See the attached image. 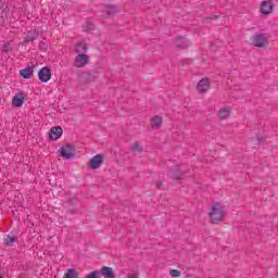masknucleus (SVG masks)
<instances>
[{
	"label": "nucleus",
	"instance_id": "23",
	"mask_svg": "<svg viewBox=\"0 0 278 278\" xmlns=\"http://www.w3.org/2000/svg\"><path fill=\"white\" fill-rule=\"evenodd\" d=\"M131 151L137 152V153H142L143 148H142V146H140V143L136 142V143H134Z\"/></svg>",
	"mask_w": 278,
	"mask_h": 278
},
{
	"label": "nucleus",
	"instance_id": "13",
	"mask_svg": "<svg viewBox=\"0 0 278 278\" xmlns=\"http://www.w3.org/2000/svg\"><path fill=\"white\" fill-rule=\"evenodd\" d=\"M38 36L40 34L36 31V29H30L26 33V37L24 38V45H29V42H34V40H38Z\"/></svg>",
	"mask_w": 278,
	"mask_h": 278
},
{
	"label": "nucleus",
	"instance_id": "2",
	"mask_svg": "<svg viewBox=\"0 0 278 278\" xmlns=\"http://www.w3.org/2000/svg\"><path fill=\"white\" fill-rule=\"evenodd\" d=\"M268 36L266 34H255L251 37V45L253 47H257L258 49H264V47H268L269 45Z\"/></svg>",
	"mask_w": 278,
	"mask_h": 278
},
{
	"label": "nucleus",
	"instance_id": "1",
	"mask_svg": "<svg viewBox=\"0 0 278 278\" xmlns=\"http://www.w3.org/2000/svg\"><path fill=\"white\" fill-rule=\"evenodd\" d=\"M208 216L213 225H218V223H223V218H225V208L220 203H215L208 213Z\"/></svg>",
	"mask_w": 278,
	"mask_h": 278
},
{
	"label": "nucleus",
	"instance_id": "5",
	"mask_svg": "<svg viewBox=\"0 0 278 278\" xmlns=\"http://www.w3.org/2000/svg\"><path fill=\"white\" fill-rule=\"evenodd\" d=\"M51 75H52L51 67L45 66L39 70L37 77L39 81H41V84H47V81L51 80Z\"/></svg>",
	"mask_w": 278,
	"mask_h": 278
},
{
	"label": "nucleus",
	"instance_id": "31",
	"mask_svg": "<svg viewBox=\"0 0 278 278\" xmlns=\"http://www.w3.org/2000/svg\"><path fill=\"white\" fill-rule=\"evenodd\" d=\"M164 186V184L162 181H157L156 182V188L157 190H162V187Z\"/></svg>",
	"mask_w": 278,
	"mask_h": 278
},
{
	"label": "nucleus",
	"instance_id": "32",
	"mask_svg": "<svg viewBox=\"0 0 278 278\" xmlns=\"http://www.w3.org/2000/svg\"><path fill=\"white\" fill-rule=\"evenodd\" d=\"M0 10H3V2H1V0H0ZM2 15H1V12H0V17H1Z\"/></svg>",
	"mask_w": 278,
	"mask_h": 278
},
{
	"label": "nucleus",
	"instance_id": "19",
	"mask_svg": "<svg viewBox=\"0 0 278 278\" xmlns=\"http://www.w3.org/2000/svg\"><path fill=\"white\" fill-rule=\"evenodd\" d=\"M18 238L14 235H8L7 238L3 239L4 247H14V242H16Z\"/></svg>",
	"mask_w": 278,
	"mask_h": 278
},
{
	"label": "nucleus",
	"instance_id": "20",
	"mask_svg": "<svg viewBox=\"0 0 278 278\" xmlns=\"http://www.w3.org/2000/svg\"><path fill=\"white\" fill-rule=\"evenodd\" d=\"M63 278H79V271L75 268H68L66 269Z\"/></svg>",
	"mask_w": 278,
	"mask_h": 278
},
{
	"label": "nucleus",
	"instance_id": "11",
	"mask_svg": "<svg viewBox=\"0 0 278 278\" xmlns=\"http://www.w3.org/2000/svg\"><path fill=\"white\" fill-rule=\"evenodd\" d=\"M35 68H36L35 64L29 65L20 71V76L23 77V79H31V77H34Z\"/></svg>",
	"mask_w": 278,
	"mask_h": 278
},
{
	"label": "nucleus",
	"instance_id": "12",
	"mask_svg": "<svg viewBox=\"0 0 278 278\" xmlns=\"http://www.w3.org/2000/svg\"><path fill=\"white\" fill-rule=\"evenodd\" d=\"M24 103H25V93L23 92H18L12 99V105L14 108H23Z\"/></svg>",
	"mask_w": 278,
	"mask_h": 278
},
{
	"label": "nucleus",
	"instance_id": "14",
	"mask_svg": "<svg viewBox=\"0 0 278 278\" xmlns=\"http://www.w3.org/2000/svg\"><path fill=\"white\" fill-rule=\"evenodd\" d=\"M98 271L100 273V276L102 275L104 278H116V274H114V268L112 267L102 266Z\"/></svg>",
	"mask_w": 278,
	"mask_h": 278
},
{
	"label": "nucleus",
	"instance_id": "27",
	"mask_svg": "<svg viewBox=\"0 0 278 278\" xmlns=\"http://www.w3.org/2000/svg\"><path fill=\"white\" fill-rule=\"evenodd\" d=\"M47 49H49V46L47 45V42L40 41L39 42V50L40 51H47Z\"/></svg>",
	"mask_w": 278,
	"mask_h": 278
},
{
	"label": "nucleus",
	"instance_id": "6",
	"mask_svg": "<svg viewBox=\"0 0 278 278\" xmlns=\"http://www.w3.org/2000/svg\"><path fill=\"white\" fill-rule=\"evenodd\" d=\"M79 77V81L81 84H92V81H94V79H97V75L92 74L90 72H80L78 74Z\"/></svg>",
	"mask_w": 278,
	"mask_h": 278
},
{
	"label": "nucleus",
	"instance_id": "34",
	"mask_svg": "<svg viewBox=\"0 0 278 278\" xmlns=\"http://www.w3.org/2000/svg\"><path fill=\"white\" fill-rule=\"evenodd\" d=\"M87 29H92V24H88Z\"/></svg>",
	"mask_w": 278,
	"mask_h": 278
},
{
	"label": "nucleus",
	"instance_id": "3",
	"mask_svg": "<svg viewBox=\"0 0 278 278\" xmlns=\"http://www.w3.org/2000/svg\"><path fill=\"white\" fill-rule=\"evenodd\" d=\"M61 157L64 160H72L77 155V150L73 143H66L65 146L61 147L59 150Z\"/></svg>",
	"mask_w": 278,
	"mask_h": 278
},
{
	"label": "nucleus",
	"instance_id": "17",
	"mask_svg": "<svg viewBox=\"0 0 278 278\" xmlns=\"http://www.w3.org/2000/svg\"><path fill=\"white\" fill-rule=\"evenodd\" d=\"M75 51L78 54H86L88 52V43L80 41L76 45Z\"/></svg>",
	"mask_w": 278,
	"mask_h": 278
},
{
	"label": "nucleus",
	"instance_id": "24",
	"mask_svg": "<svg viewBox=\"0 0 278 278\" xmlns=\"http://www.w3.org/2000/svg\"><path fill=\"white\" fill-rule=\"evenodd\" d=\"M85 278H101L99 270L90 271Z\"/></svg>",
	"mask_w": 278,
	"mask_h": 278
},
{
	"label": "nucleus",
	"instance_id": "8",
	"mask_svg": "<svg viewBox=\"0 0 278 278\" xmlns=\"http://www.w3.org/2000/svg\"><path fill=\"white\" fill-rule=\"evenodd\" d=\"M273 8H275V4H273V0H264L261 3V14H263V16H268V14L273 12Z\"/></svg>",
	"mask_w": 278,
	"mask_h": 278
},
{
	"label": "nucleus",
	"instance_id": "25",
	"mask_svg": "<svg viewBox=\"0 0 278 278\" xmlns=\"http://www.w3.org/2000/svg\"><path fill=\"white\" fill-rule=\"evenodd\" d=\"M2 53L8 54L9 51H12V46L10 43H5L1 46Z\"/></svg>",
	"mask_w": 278,
	"mask_h": 278
},
{
	"label": "nucleus",
	"instance_id": "15",
	"mask_svg": "<svg viewBox=\"0 0 278 278\" xmlns=\"http://www.w3.org/2000/svg\"><path fill=\"white\" fill-rule=\"evenodd\" d=\"M207 88H210V79L202 78L201 80H199L197 85L198 92H201V93L207 92Z\"/></svg>",
	"mask_w": 278,
	"mask_h": 278
},
{
	"label": "nucleus",
	"instance_id": "10",
	"mask_svg": "<svg viewBox=\"0 0 278 278\" xmlns=\"http://www.w3.org/2000/svg\"><path fill=\"white\" fill-rule=\"evenodd\" d=\"M88 62H90L88 54H78L75 59V66L76 68H84Z\"/></svg>",
	"mask_w": 278,
	"mask_h": 278
},
{
	"label": "nucleus",
	"instance_id": "16",
	"mask_svg": "<svg viewBox=\"0 0 278 278\" xmlns=\"http://www.w3.org/2000/svg\"><path fill=\"white\" fill-rule=\"evenodd\" d=\"M176 47L178 49H188L190 47V41L186 37H178L176 39Z\"/></svg>",
	"mask_w": 278,
	"mask_h": 278
},
{
	"label": "nucleus",
	"instance_id": "36",
	"mask_svg": "<svg viewBox=\"0 0 278 278\" xmlns=\"http://www.w3.org/2000/svg\"><path fill=\"white\" fill-rule=\"evenodd\" d=\"M0 278H3V275H0Z\"/></svg>",
	"mask_w": 278,
	"mask_h": 278
},
{
	"label": "nucleus",
	"instance_id": "28",
	"mask_svg": "<svg viewBox=\"0 0 278 278\" xmlns=\"http://www.w3.org/2000/svg\"><path fill=\"white\" fill-rule=\"evenodd\" d=\"M256 140H257L258 144H264V142H266V137L256 135Z\"/></svg>",
	"mask_w": 278,
	"mask_h": 278
},
{
	"label": "nucleus",
	"instance_id": "7",
	"mask_svg": "<svg viewBox=\"0 0 278 278\" xmlns=\"http://www.w3.org/2000/svg\"><path fill=\"white\" fill-rule=\"evenodd\" d=\"M167 177H169L170 179H174V181H180V179H184V172H181L179 167L175 166L169 168L167 173Z\"/></svg>",
	"mask_w": 278,
	"mask_h": 278
},
{
	"label": "nucleus",
	"instance_id": "22",
	"mask_svg": "<svg viewBox=\"0 0 278 278\" xmlns=\"http://www.w3.org/2000/svg\"><path fill=\"white\" fill-rule=\"evenodd\" d=\"M218 116H219V118H223V119L228 118L229 110L228 109L219 110Z\"/></svg>",
	"mask_w": 278,
	"mask_h": 278
},
{
	"label": "nucleus",
	"instance_id": "18",
	"mask_svg": "<svg viewBox=\"0 0 278 278\" xmlns=\"http://www.w3.org/2000/svg\"><path fill=\"white\" fill-rule=\"evenodd\" d=\"M118 12V9L114 4H106L104 8V14L106 16H114Z\"/></svg>",
	"mask_w": 278,
	"mask_h": 278
},
{
	"label": "nucleus",
	"instance_id": "21",
	"mask_svg": "<svg viewBox=\"0 0 278 278\" xmlns=\"http://www.w3.org/2000/svg\"><path fill=\"white\" fill-rule=\"evenodd\" d=\"M162 116L154 115L151 119L152 127H162Z\"/></svg>",
	"mask_w": 278,
	"mask_h": 278
},
{
	"label": "nucleus",
	"instance_id": "26",
	"mask_svg": "<svg viewBox=\"0 0 278 278\" xmlns=\"http://www.w3.org/2000/svg\"><path fill=\"white\" fill-rule=\"evenodd\" d=\"M169 275L170 277H181V271L179 269H172Z\"/></svg>",
	"mask_w": 278,
	"mask_h": 278
},
{
	"label": "nucleus",
	"instance_id": "30",
	"mask_svg": "<svg viewBox=\"0 0 278 278\" xmlns=\"http://www.w3.org/2000/svg\"><path fill=\"white\" fill-rule=\"evenodd\" d=\"M211 21H218L220 18V15H212L208 17Z\"/></svg>",
	"mask_w": 278,
	"mask_h": 278
},
{
	"label": "nucleus",
	"instance_id": "4",
	"mask_svg": "<svg viewBox=\"0 0 278 278\" xmlns=\"http://www.w3.org/2000/svg\"><path fill=\"white\" fill-rule=\"evenodd\" d=\"M104 160H105V155H103V154L94 155L93 157H91L89 160V168H91V170H97V169L101 168Z\"/></svg>",
	"mask_w": 278,
	"mask_h": 278
},
{
	"label": "nucleus",
	"instance_id": "9",
	"mask_svg": "<svg viewBox=\"0 0 278 278\" xmlns=\"http://www.w3.org/2000/svg\"><path fill=\"white\" fill-rule=\"evenodd\" d=\"M62 134H64V129H62L61 126H54L50 128L49 138L52 141L60 140V138H62Z\"/></svg>",
	"mask_w": 278,
	"mask_h": 278
},
{
	"label": "nucleus",
	"instance_id": "35",
	"mask_svg": "<svg viewBox=\"0 0 278 278\" xmlns=\"http://www.w3.org/2000/svg\"><path fill=\"white\" fill-rule=\"evenodd\" d=\"M214 47H216V45L212 43V45H211V49H214Z\"/></svg>",
	"mask_w": 278,
	"mask_h": 278
},
{
	"label": "nucleus",
	"instance_id": "33",
	"mask_svg": "<svg viewBox=\"0 0 278 278\" xmlns=\"http://www.w3.org/2000/svg\"><path fill=\"white\" fill-rule=\"evenodd\" d=\"M70 214H77V211L68 210Z\"/></svg>",
	"mask_w": 278,
	"mask_h": 278
},
{
	"label": "nucleus",
	"instance_id": "29",
	"mask_svg": "<svg viewBox=\"0 0 278 278\" xmlns=\"http://www.w3.org/2000/svg\"><path fill=\"white\" fill-rule=\"evenodd\" d=\"M127 277H128V278H138V277H139V274H138V271H132V273H129V274L127 275Z\"/></svg>",
	"mask_w": 278,
	"mask_h": 278
}]
</instances>
